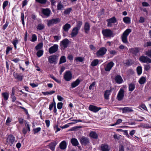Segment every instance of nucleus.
<instances>
[{
  "label": "nucleus",
  "mask_w": 151,
  "mask_h": 151,
  "mask_svg": "<svg viewBox=\"0 0 151 151\" xmlns=\"http://www.w3.org/2000/svg\"><path fill=\"white\" fill-rule=\"evenodd\" d=\"M132 32V30L130 29H127L123 33L121 36L122 42L124 43H128L127 37L129 34Z\"/></svg>",
  "instance_id": "obj_1"
},
{
  "label": "nucleus",
  "mask_w": 151,
  "mask_h": 151,
  "mask_svg": "<svg viewBox=\"0 0 151 151\" xmlns=\"http://www.w3.org/2000/svg\"><path fill=\"white\" fill-rule=\"evenodd\" d=\"M102 32L104 36L105 37H110L113 36V32L111 29H104L102 30Z\"/></svg>",
  "instance_id": "obj_2"
},
{
  "label": "nucleus",
  "mask_w": 151,
  "mask_h": 151,
  "mask_svg": "<svg viewBox=\"0 0 151 151\" xmlns=\"http://www.w3.org/2000/svg\"><path fill=\"white\" fill-rule=\"evenodd\" d=\"M58 56L56 55L50 56L48 58V62L50 64L56 63L58 60Z\"/></svg>",
  "instance_id": "obj_3"
},
{
  "label": "nucleus",
  "mask_w": 151,
  "mask_h": 151,
  "mask_svg": "<svg viewBox=\"0 0 151 151\" xmlns=\"http://www.w3.org/2000/svg\"><path fill=\"white\" fill-rule=\"evenodd\" d=\"M15 140L14 137L12 135H9L6 138V144L12 145Z\"/></svg>",
  "instance_id": "obj_4"
},
{
  "label": "nucleus",
  "mask_w": 151,
  "mask_h": 151,
  "mask_svg": "<svg viewBox=\"0 0 151 151\" xmlns=\"http://www.w3.org/2000/svg\"><path fill=\"white\" fill-rule=\"evenodd\" d=\"M107 22V26L109 27H112L113 24L117 22V19L116 17H113L106 20Z\"/></svg>",
  "instance_id": "obj_5"
},
{
  "label": "nucleus",
  "mask_w": 151,
  "mask_h": 151,
  "mask_svg": "<svg viewBox=\"0 0 151 151\" xmlns=\"http://www.w3.org/2000/svg\"><path fill=\"white\" fill-rule=\"evenodd\" d=\"M107 51V49L104 47L101 48L96 52V55L98 57L104 55Z\"/></svg>",
  "instance_id": "obj_6"
},
{
  "label": "nucleus",
  "mask_w": 151,
  "mask_h": 151,
  "mask_svg": "<svg viewBox=\"0 0 151 151\" xmlns=\"http://www.w3.org/2000/svg\"><path fill=\"white\" fill-rule=\"evenodd\" d=\"M60 19L59 18L53 19L50 20L48 21L47 25L50 27L55 24H56L60 22Z\"/></svg>",
  "instance_id": "obj_7"
},
{
  "label": "nucleus",
  "mask_w": 151,
  "mask_h": 151,
  "mask_svg": "<svg viewBox=\"0 0 151 151\" xmlns=\"http://www.w3.org/2000/svg\"><path fill=\"white\" fill-rule=\"evenodd\" d=\"M139 60L141 62L144 63H151V59L147 56H141L139 57Z\"/></svg>",
  "instance_id": "obj_8"
},
{
  "label": "nucleus",
  "mask_w": 151,
  "mask_h": 151,
  "mask_svg": "<svg viewBox=\"0 0 151 151\" xmlns=\"http://www.w3.org/2000/svg\"><path fill=\"white\" fill-rule=\"evenodd\" d=\"M72 74L70 71H67L65 72L64 78L65 80L66 81H69L72 79Z\"/></svg>",
  "instance_id": "obj_9"
},
{
  "label": "nucleus",
  "mask_w": 151,
  "mask_h": 151,
  "mask_svg": "<svg viewBox=\"0 0 151 151\" xmlns=\"http://www.w3.org/2000/svg\"><path fill=\"white\" fill-rule=\"evenodd\" d=\"M80 142L82 145H87L90 142L88 138L85 137H81Z\"/></svg>",
  "instance_id": "obj_10"
},
{
  "label": "nucleus",
  "mask_w": 151,
  "mask_h": 151,
  "mask_svg": "<svg viewBox=\"0 0 151 151\" xmlns=\"http://www.w3.org/2000/svg\"><path fill=\"white\" fill-rule=\"evenodd\" d=\"M58 46L56 44L54 45L53 46L50 47L49 49V52L50 54H52L57 51L58 50Z\"/></svg>",
  "instance_id": "obj_11"
},
{
  "label": "nucleus",
  "mask_w": 151,
  "mask_h": 151,
  "mask_svg": "<svg viewBox=\"0 0 151 151\" xmlns=\"http://www.w3.org/2000/svg\"><path fill=\"white\" fill-rule=\"evenodd\" d=\"M124 90L122 88H121L117 96V98L118 100L121 101L122 99L124 96Z\"/></svg>",
  "instance_id": "obj_12"
},
{
  "label": "nucleus",
  "mask_w": 151,
  "mask_h": 151,
  "mask_svg": "<svg viewBox=\"0 0 151 151\" xmlns=\"http://www.w3.org/2000/svg\"><path fill=\"white\" fill-rule=\"evenodd\" d=\"M69 41L67 39H65L60 42L61 46H63L65 49L66 48L69 43Z\"/></svg>",
  "instance_id": "obj_13"
},
{
  "label": "nucleus",
  "mask_w": 151,
  "mask_h": 151,
  "mask_svg": "<svg viewBox=\"0 0 151 151\" xmlns=\"http://www.w3.org/2000/svg\"><path fill=\"white\" fill-rule=\"evenodd\" d=\"M79 30L74 27L72 30L70 34L71 38L75 37L78 34Z\"/></svg>",
  "instance_id": "obj_14"
},
{
  "label": "nucleus",
  "mask_w": 151,
  "mask_h": 151,
  "mask_svg": "<svg viewBox=\"0 0 151 151\" xmlns=\"http://www.w3.org/2000/svg\"><path fill=\"white\" fill-rule=\"evenodd\" d=\"M114 65V63L112 61L109 62L105 68V70L106 71H109Z\"/></svg>",
  "instance_id": "obj_15"
},
{
  "label": "nucleus",
  "mask_w": 151,
  "mask_h": 151,
  "mask_svg": "<svg viewBox=\"0 0 151 151\" xmlns=\"http://www.w3.org/2000/svg\"><path fill=\"white\" fill-rule=\"evenodd\" d=\"M41 12L44 15L46 16L47 17H48L50 15V14L51 13V11L48 8H42Z\"/></svg>",
  "instance_id": "obj_16"
},
{
  "label": "nucleus",
  "mask_w": 151,
  "mask_h": 151,
  "mask_svg": "<svg viewBox=\"0 0 151 151\" xmlns=\"http://www.w3.org/2000/svg\"><path fill=\"white\" fill-rule=\"evenodd\" d=\"M129 51L135 55H137V53L139 52V50L138 47H136L130 48L129 49Z\"/></svg>",
  "instance_id": "obj_17"
},
{
  "label": "nucleus",
  "mask_w": 151,
  "mask_h": 151,
  "mask_svg": "<svg viewBox=\"0 0 151 151\" xmlns=\"http://www.w3.org/2000/svg\"><path fill=\"white\" fill-rule=\"evenodd\" d=\"M101 109L100 107H98L96 106L91 105H90L89 107V109L90 110L95 113L97 112Z\"/></svg>",
  "instance_id": "obj_18"
},
{
  "label": "nucleus",
  "mask_w": 151,
  "mask_h": 151,
  "mask_svg": "<svg viewBox=\"0 0 151 151\" xmlns=\"http://www.w3.org/2000/svg\"><path fill=\"white\" fill-rule=\"evenodd\" d=\"M102 151H109L110 147L107 144H102L101 147Z\"/></svg>",
  "instance_id": "obj_19"
},
{
  "label": "nucleus",
  "mask_w": 151,
  "mask_h": 151,
  "mask_svg": "<svg viewBox=\"0 0 151 151\" xmlns=\"http://www.w3.org/2000/svg\"><path fill=\"white\" fill-rule=\"evenodd\" d=\"M14 77L18 81H21L22 80L23 76L21 73L19 74L17 73H13Z\"/></svg>",
  "instance_id": "obj_20"
},
{
  "label": "nucleus",
  "mask_w": 151,
  "mask_h": 151,
  "mask_svg": "<svg viewBox=\"0 0 151 151\" xmlns=\"http://www.w3.org/2000/svg\"><path fill=\"white\" fill-rule=\"evenodd\" d=\"M115 81L118 84H121L123 82V80L121 76L117 75L115 77Z\"/></svg>",
  "instance_id": "obj_21"
},
{
  "label": "nucleus",
  "mask_w": 151,
  "mask_h": 151,
  "mask_svg": "<svg viewBox=\"0 0 151 151\" xmlns=\"http://www.w3.org/2000/svg\"><path fill=\"white\" fill-rule=\"evenodd\" d=\"M123 113H129L133 112L132 108L125 107L121 108Z\"/></svg>",
  "instance_id": "obj_22"
},
{
  "label": "nucleus",
  "mask_w": 151,
  "mask_h": 151,
  "mask_svg": "<svg viewBox=\"0 0 151 151\" xmlns=\"http://www.w3.org/2000/svg\"><path fill=\"white\" fill-rule=\"evenodd\" d=\"M111 89L109 90H106L105 91L104 93V97L106 99L108 100L109 99L110 93L111 92Z\"/></svg>",
  "instance_id": "obj_23"
},
{
  "label": "nucleus",
  "mask_w": 151,
  "mask_h": 151,
  "mask_svg": "<svg viewBox=\"0 0 151 151\" xmlns=\"http://www.w3.org/2000/svg\"><path fill=\"white\" fill-rule=\"evenodd\" d=\"M59 147L62 150L65 149L67 147V143L66 141L64 140L62 141L59 145Z\"/></svg>",
  "instance_id": "obj_24"
},
{
  "label": "nucleus",
  "mask_w": 151,
  "mask_h": 151,
  "mask_svg": "<svg viewBox=\"0 0 151 151\" xmlns=\"http://www.w3.org/2000/svg\"><path fill=\"white\" fill-rule=\"evenodd\" d=\"M71 27V25L67 23L63 26V29L64 31L67 32L68 31Z\"/></svg>",
  "instance_id": "obj_25"
},
{
  "label": "nucleus",
  "mask_w": 151,
  "mask_h": 151,
  "mask_svg": "<svg viewBox=\"0 0 151 151\" xmlns=\"http://www.w3.org/2000/svg\"><path fill=\"white\" fill-rule=\"evenodd\" d=\"M89 136L91 138L95 139H96L98 137V134L96 132L93 131H91L90 132Z\"/></svg>",
  "instance_id": "obj_26"
},
{
  "label": "nucleus",
  "mask_w": 151,
  "mask_h": 151,
  "mask_svg": "<svg viewBox=\"0 0 151 151\" xmlns=\"http://www.w3.org/2000/svg\"><path fill=\"white\" fill-rule=\"evenodd\" d=\"M57 143L55 141L52 142L49 144V147L52 151H53Z\"/></svg>",
  "instance_id": "obj_27"
},
{
  "label": "nucleus",
  "mask_w": 151,
  "mask_h": 151,
  "mask_svg": "<svg viewBox=\"0 0 151 151\" xmlns=\"http://www.w3.org/2000/svg\"><path fill=\"white\" fill-rule=\"evenodd\" d=\"M80 82V80L78 79H77L75 81L71 83V87L72 88L76 87L79 84Z\"/></svg>",
  "instance_id": "obj_28"
},
{
  "label": "nucleus",
  "mask_w": 151,
  "mask_h": 151,
  "mask_svg": "<svg viewBox=\"0 0 151 151\" xmlns=\"http://www.w3.org/2000/svg\"><path fill=\"white\" fill-rule=\"evenodd\" d=\"M71 142L72 145L74 146H76L79 145L78 141L76 138H72L71 140Z\"/></svg>",
  "instance_id": "obj_29"
},
{
  "label": "nucleus",
  "mask_w": 151,
  "mask_h": 151,
  "mask_svg": "<svg viewBox=\"0 0 151 151\" xmlns=\"http://www.w3.org/2000/svg\"><path fill=\"white\" fill-rule=\"evenodd\" d=\"M90 26L88 22H86L85 24L84 29L85 32L87 33L90 30Z\"/></svg>",
  "instance_id": "obj_30"
},
{
  "label": "nucleus",
  "mask_w": 151,
  "mask_h": 151,
  "mask_svg": "<svg viewBox=\"0 0 151 151\" xmlns=\"http://www.w3.org/2000/svg\"><path fill=\"white\" fill-rule=\"evenodd\" d=\"M146 81V77L144 76L141 77L139 80V83L141 85L144 84Z\"/></svg>",
  "instance_id": "obj_31"
},
{
  "label": "nucleus",
  "mask_w": 151,
  "mask_h": 151,
  "mask_svg": "<svg viewBox=\"0 0 151 151\" xmlns=\"http://www.w3.org/2000/svg\"><path fill=\"white\" fill-rule=\"evenodd\" d=\"M135 88V84L131 83L129 84V91H133Z\"/></svg>",
  "instance_id": "obj_32"
},
{
  "label": "nucleus",
  "mask_w": 151,
  "mask_h": 151,
  "mask_svg": "<svg viewBox=\"0 0 151 151\" xmlns=\"http://www.w3.org/2000/svg\"><path fill=\"white\" fill-rule=\"evenodd\" d=\"M66 59L65 57L64 56H62L60 58L59 64H60L62 63L66 62Z\"/></svg>",
  "instance_id": "obj_33"
},
{
  "label": "nucleus",
  "mask_w": 151,
  "mask_h": 151,
  "mask_svg": "<svg viewBox=\"0 0 151 151\" xmlns=\"http://www.w3.org/2000/svg\"><path fill=\"white\" fill-rule=\"evenodd\" d=\"M123 22L126 24H129L130 23V18L127 17H125L123 18Z\"/></svg>",
  "instance_id": "obj_34"
},
{
  "label": "nucleus",
  "mask_w": 151,
  "mask_h": 151,
  "mask_svg": "<svg viewBox=\"0 0 151 151\" xmlns=\"http://www.w3.org/2000/svg\"><path fill=\"white\" fill-rule=\"evenodd\" d=\"M99 60L97 59L94 60L91 63V65L93 66H95L99 64Z\"/></svg>",
  "instance_id": "obj_35"
},
{
  "label": "nucleus",
  "mask_w": 151,
  "mask_h": 151,
  "mask_svg": "<svg viewBox=\"0 0 151 151\" xmlns=\"http://www.w3.org/2000/svg\"><path fill=\"white\" fill-rule=\"evenodd\" d=\"M2 95L5 100L6 101L8 100L9 95L8 93L7 92H4L2 93Z\"/></svg>",
  "instance_id": "obj_36"
},
{
  "label": "nucleus",
  "mask_w": 151,
  "mask_h": 151,
  "mask_svg": "<svg viewBox=\"0 0 151 151\" xmlns=\"http://www.w3.org/2000/svg\"><path fill=\"white\" fill-rule=\"evenodd\" d=\"M14 88H12V93L11 94V98L12 99V101L13 102L15 101L16 99V97L14 96Z\"/></svg>",
  "instance_id": "obj_37"
},
{
  "label": "nucleus",
  "mask_w": 151,
  "mask_h": 151,
  "mask_svg": "<svg viewBox=\"0 0 151 151\" xmlns=\"http://www.w3.org/2000/svg\"><path fill=\"white\" fill-rule=\"evenodd\" d=\"M64 8L63 5L61 2L58 3L57 5V9L58 10H62Z\"/></svg>",
  "instance_id": "obj_38"
},
{
  "label": "nucleus",
  "mask_w": 151,
  "mask_h": 151,
  "mask_svg": "<svg viewBox=\"0 0 151 151\" xmlns=\"http://www.w3.org/2000/svg\"><path fill=\"white\" fill-rule=\"evenodd\" d=\"M82 25V22L81 21H79L77 22L76 26L75 27L79 29V30L80 29Z\"/></svg>",
  "instance_id": "obj_39"
},
{
  "label": "nucleus",
  "mask_w": 151,
  "mask_h": 151,
  "mask_svg": "<svg viewBox=\"0 0 151 151\" xmlns=\"http://www.w3.org/2000/svg\"><path fill=\"white\" fill-rule=\"evenodd\" d=\"M137 71L138 75L141 74L142 72V67L140 66L137 67Z\"/></svg>",
  "instance_id": "obj_40"
},
{
  "label": "nucleus",
  "mask_w": 151,
  "mask_h": 151,
  "mask_svg": "<svg viewBox=\"0 0 151 151\" xmlns=\"http://www.w3.org/2000/svg\"><path fill=\"white\" fill-rule=\"evenodd\" d=\"M37 28L39 30H42L45 28V26L43 24H40L38 25Z\"/></svg>",
  "instance_id": "obj_41"
},
{
  "label": "nucleus",
  "mask_w": 151,
  "mask_h": 151,
  "mask_svg": "<svg viewBox=\"0 0 151 151\" xmlns=\"http://www.w3.org/2000/svg\"><path fill=\"white\" fill-rule=\"evenodd\" d=\"M72 11V8H69L65 9L63 13L65 14H69Z\"/></svg>",
  "instance_id": "obj_42"
},
{
  "label": "nucleus",
  "mask_w": 151,
  "mask_h": 151,
  "mask_svg": "<svg viewBox=\"0 0 151 151\" xmlns=\"http://www.w3.org/2000/svg\"><path fill=\"white\" fill-rule=\"evenodd\" d=\"M18 42L19 41L17 38H15L12 42V44L14 45L15 49L17 48V45L18 43Z\"/></svg>",
  "instance_id": "obj_43"
},
{
  "label": "nucleus",
  "mask_w": 151,
  "mask_h": 151,
  "mask_svg": "<svg viewBox=\"0 0 151 151\" xmlns=\"http://www.w3.org/2000/svg\"><path fill=\"white\" fill-rule=\"evenodd\" d=\"M55 92V91H52L50 92H42V93L44 95H47L49 94H53Z\"/></svg>",
  "instance_id": "obj_44"
},
{
  "label": "nucleus",
  "mask_w": 151,
  "mask_h": 151,
  "mask_svg": "<svg viewBox=\"0 0 151 151\" xmlns=\"http://www.w3.org/2000/svg\"><path fill=\"white\" fill-rule=\"evenodd\" d=\"M43 45V44L42 43H39L36 46V49L37 50L40 49L42 47Z\"/></svg>",
  "instance_id": "obj_45"
},
{
  "label": "nucleus",
  "mask_w": 151,
  "mask_h": 151,
  "mask_svg": "<svg viewBox=\"0 0 151 151\" xmlns=\"http://www.w3.org/2000/svg\"><path fill=\"white\" fill-rule=\"evenodd\" d=\"M43 53V51L42 50H40L37 52V55L38 57H40L42 55Z\"/></svg>",
  "instance_id": "obj_46"
},
{
  "label": "nucleus",
  "mask_w": 151,
  "mask_h": 151,
  "mask_svg": "<svg viewBox=\"0 0 151 151\" xmlns=\"http://www.w3.org/2000/svg\"><path fill=\"white\" fill-rule=\"evenodd\" d=\"M35 1L38 3L41 4H45L47 2V0H35Z\"/></svg>",
  "instance_id": "obj_47"
},
{
  "label": "nucleus",
  "mask_w": 151,
  "mask_h": 151,
  "mask_svg": "<svg viewBox=\"0 0 151 151\" xmlns=\"http://www.w3.org/2000/svg\"><path fill=\"white\" fill-rule=\"evenodd\" d=\"M122 121V119H118L117 120L116 122L115 123L113 124L111 126H114L115 125L121 123Z\"/></svg>",
  "instance_id": "obj_48"
},
{
  "label": "nucleus",
  "mask_w": 151,
  "mask_h": 151,
  "mask_svg": "<svg viewBox=\"0 0 151 151\" xmlns=\"http://www.w3.org/2000/svg\"><path fill=\"white\" fill-rule=\"evenodd\" d=\"M24 123H25V126L27 128V130L29 131H30V126L29 125V124L27 122V121H26L25 120H24Z\"/></svg>",
  "instance_id": "obj_49"
},
{
  "label": "nucleus",
  "mask_w": 151,
  "mask_h": 151,
  "mask_svg": "<svg viewBox=\"0 0 151 151\" xmlns=\"http://www.w3.org/2000/svg\"><path fill=\"white\" fill-rule=\"evenodd\" d=\"M41 129L40 127H38L33 129V131L34 134H35L38 133V132L40 131Z\"/></svg>",
  "instance_id": "obj_50"
},
{
  "label": "nucleus",
  "mask_w": 151,
  "mask_h": 151,
  "mask_svg": "<svg viewBox=\"0 0 151 151\" xmlns=\"http://www.w3.org/2000/svg\"><path fill=\"white\" fill-rule=\"evenodd\" d=\"M50 77L51 78H52L53 80H54L57 83H61V81L60 80L57 79L52 75V76L51 75Z\"/></svg>",
  "instance_id": "obj_51"
},
{
  "label": "nucleus",
  "mask_w": 151,
  "mask_h": 151,
  "mask_svg": "<svg viewBox=\"0 0 151 151\" xmlns=\"http://www.w3.org/2000/svg\"><path fill=\"white\" fill-rule=\"evenodd\" d=\"M144 70H145L147 71L149 70L150 68V65L149 64H146L144 65Z\"/></svg>",
  "instance_id": "obj_52"
},
{
  "label": "nucleus",
  "mask_w": 151,
  "mask_h": 151,
  "mask_svg": "<svg viewBox=\"0 0 151 151\" xmlns=\"http://www.w3.org/2000/svg\"><path fill=\"white\" fill-rule=\"evenodd\" d=\"M145 54L150 58H151V50H149L145 52Z\"/></svg>",
  "instance_id": "obj_53"
},
{
  "label": "nucleus",
  "mask_w": 151,
  "mask_h": 151,
  "mask_svg": "<svg viewBox=\"0 0 151 151\" xmlns=\"http://www.w3.org/2000/svg\"><path fill=\"white\" fill-rule=\"evenodd\" d=\"M75 60L76 61H79L80 62H82L83 60V58L80 57L76 58Z\"/></svg>",
  "instance_id": "obj_54"
},
{
  "label": "nucleus",
  "mask_w": 151,
  "mask_h": 151,
  "mask_svg": "<svg viewBox=\"0 0 151 151\" xmlns=\"http://www.w3.org/2000/svg\"><path fill=\"white\" fill-rule=\"evenodd\" d=\"M63 103L62 102H59L57 104V108L58 109H60L62 108Z\"/></svg>",
  "instance_id": "obj_55"
},
{
  "label": "nucleus",
  "mask_w": 151,
  "mask_h": 151,
  "mask_svg": "<svg viewBox=\"0 0 151 151\" xmlns=\"http://www.w3.org/2000/svg\"><path fill=\"white\" fill-rule=\"evenodd\" d=\"M37 39V36L35 35L34 34L32 35V41L34 42L36 41Z\"/></svg>",
  "instance_id": "obj_56"
},
{
  "label": "nucleus",
  "mask_w": 151,
  "mask_h": 151,
  "mask_svg": "<svg viewBox=\"0 0 151 151\" xmlns=\"http://www.w3.org/2000/svg\"><path fill=\"white\" fill-rule=\"evenodd\" d=\"M8 1H6L4 2L3 4V8L4 9L5 7L8 5Z\"/></svg>",
  "instance_id": "obj_57"
},
{
  "label": "nucleus",
  "mask_w": 151,
  "mask_h": 151,
  "mask_svg": "<svg viewBox=\"0 0 151 151\" xmlns=\"http://www.w3.org/2000/svg\"><path fill=\"white\" fill-rule=\"evenodd\" d=\"M55 103L54 101V103H52L51 104H50L49 106V109L50 110H51L53 107L54 106L55 107Z\"/></svg>",
  "instance_id": "obj_58"
},
{
  "label": "nucleus",
  "mask_w": 151,
  "mask_h": 151,
  "mask_svg": "<svg viewBox=\"0 0 151 151\" xmlns=\"http://www.w3.org/2000/svg\"><path fill=\"white\" fill-rule=\"evenodd\" d=\"M139 108H141L145 110H147V107L144 104H142L141 105L139 106Z\"/></svg>",
  "instance_id": "obj_59"
},
{
  "label": "nucleus",
  "mask_w": 151,
  "mask_h": 151,
  "mask_svg": "<svg viewBox=\"0 0 151 151\" xmlns=\"http://www.w3.org/2000/svg\"><path fill=\"white\" fill-rule=\"evenodd\" d=\"M145 18L142 17H140L139 22L140 23H142L145 22Z\"/></svg>",
  "instance_id": "obj_60"
},
{
  "label": "nucleus",
  "mask_w": 151,
  "mask_h": 151,
  "mask_svg": "<svg viewBox=\"0 0 151 151\" xmlns=\"http://www.w3.org/2000/svg\"><path fill=\"white\" fill-rule=\"evenodd\" d=\"M140 125L141 127L143 128H146L149 127L147 125L143 123L141 124Z\"/></svg>",
  "instance_id": "obj_61"
},
{
  "label": "nucleus",
  "mask_w": 151,
  "mask_h": 151,
  "mask_svg": "<svg viewBox=\"0 0 151 151\" xmlns=\"http://www.w3.org/2000/svg\"><path fill=\"white\" fill-rule=\"evenodd\" d=\"M57 97L58 100L59 101H62L64 99L62 96L59 95L57 96Z\"/></svg>",
  "instance_id": "obj_62"
},
{
  "label": "nucleus",
  "mask_w": 151,
  "mask_h": 151,
  "mask_svg": "<svg viewBox=\"0 0 151 151\" xmlns=\"http://www.w3.org/2000/svg\"><path fill=\"white\" fill-rule=\"evenodd\" d=\"M145 46L151 47V41L147 42L145 44Z\"/></svg>",
  "instance_id": "obj_63"
},
{
  "label": "nucleus",
  "mask_w": 151,
  "mask_h": 151,
  "mask_svg": "<svg viewBox=\"0 0 151 151\" xmlns=\"http://www.w3.org/2000/svg\"><path fill=\"white\" fill-rule=\"evenodd\" d=\"M46 125L47 127H49L50 124V121L49 120H46L45 121Z\"/></svg>",
  "instance_id": "obj_64"
}]
</instances>
